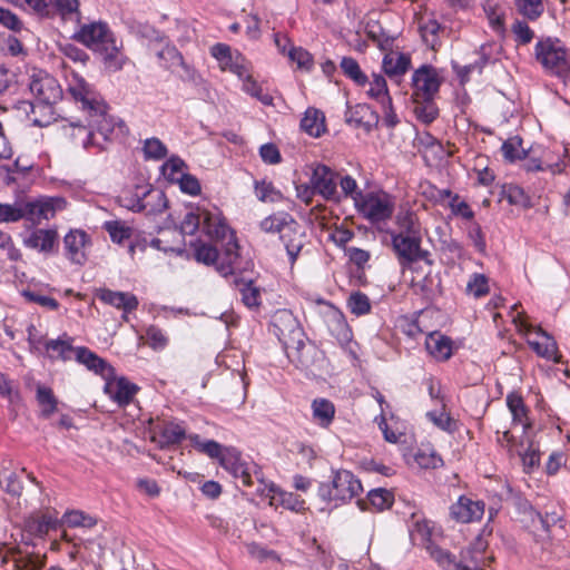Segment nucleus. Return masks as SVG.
I'll list each match as a JSON object with an SVG mask.
<instances>
[{"label": "nucleus", "mask_w": 570, "mask_h": 570, "mask_svg": "<svg viewBox=\"0 0 570 570\" xmlns=\"http://www.w3.org/2000/svg\"><path fill=\"white\" fill-rule=\"evenodd\" d=\"M68 91L88 111L94 138L99 135L102 141H107L114 131V120L107 115V105L100 95L77 72H71L68 78Z\"/></svg>", "instance_id": "obj_1"}, {"label": "nucleus", "mask_w": 570, "mask_h": 570, "mask_svg": "<svg viewBox=\"0 0 570 570\" xmlns=\"http://www.w3.org/2000/svg\"><path fill=\"white\" fill-rule=\"evenodd\" d=\"M273 326L278 338L283 342L288 360L296 367L307 370L315 361L316 347L303 341V331L295 317L287 311H279L274 315Z\"/></svg>", "instance_id": "obj_2"}, {"label": "nucleus", "mask_w": 570, "mask_h": 570, "mask_svg": "<svg viewBox=\"0 0 570 570\" xmlns=\"http://www.w3.org/2000/svg\"><path fill=\"white\" fill-rule=\"evenodd\" d=\"M259 228L264 233L279 235L289 263L294 265L306 244L304 227L291 214L277 212L262 219Z\"/></svg>", "instance_id": "obj_3"}, {"label": "nucleus", "mask_w": 570, "mask_h": 570, "mask_svg": "<svg viewBox=\"0 0 570 570\" xmlns=\"http://www.w3.org/2000/svg\"><path fill=\"white\" fill-rule=\"evenodd\" d=\"M200 225L203 232L212 239L224 240L230 233L225 217L217 207L212 209L198 207L196 212L187 213L181 222L180 229L186 235H194Z\"/></svg>", "instance_id": "obj_4"}, {"label": "nucleus", "mask_w": 570, "mask_h": 570, "mask_svg": "<svg viewBox=\"0 0 570 570\" xmlns=\"http://www.w3.org/2000/svg\"><path fill=\"white\" fill-rule=\"evenodd\" d=\"M228 242L222 252L209 244L200 243L195 248V258L197 262L206 265H214L216 271L224 277L234 275L238 268V244L233 232L227 235Z\"/></svg>", "instance_id": "obj_5"}, {"label": "nucleus", "mask_w": 570, "mask_h": 570, "mask_svg": "<svg viewBox=\"0 0 570 570\" xmlns=\"http://www.w3.org/2000/svg\"><path fill=\"white\" fill-rule=\"evenodd\" d=\"M362 491L361 481L347 470L337 471L332 482L318 487L320 498L325 502H335V505L352 500Z\"/></svg>", "instance_id": "obj_6"}, {"label": "nucleus", "mask_w": 570, "mask_h": 570, "mask_svg": "<svg viewBox=\"0 0 570 570\" xmlns=\"http://www.w3.org/2000/svg\"><path fill=\"white\" fill-rule=\"evenodd\" d=\"M75 39L90 49L102 52L107 60L115 59L119 51L116 39L105 22L83 24L75 35Z\"/></svg>", "instance_id": "obj_7"}, {"label": "nucleus", "mask_w": 570, "mask_h": 570, "mask_svg": "<svg viewBox=\"0 0 570 570\" xmlns=\"http://www.w3.org/2000/svg\"><path fill=\"white\" fill-rule=\"evenodd\" d=\"M357 213L373 224L386 222L395 209L394 197L385 191H368L356 197Z\"/></svg>", "instance_id": "obj_8"}, {"label": "nucleus", "mask_w": 570, "mask_h": 570, "mask_svg": "<svg viewBox=\"0 0 570 570\" xmlns=\"http://www.w3.org/2000/svg\"><path fill=\"white\" fill-rule=\"evenodd\" d=\"M483 549L484 544L479 540L475 547L462 551L458 561L454 556L440 547L432 546L429 548L432 559L444 570H483Z\"/></svg>", "instance_id": "obj_9"}, {"label": "nucleus", "mask_w": 570, "mask_h": 570, "mask_svg": "<svg viewBox=\"0 0 570 570\" xmlns=\"http://www.w3.org/2000/svg\"><path fill=\"white\" fill-rule=\"evenodd\" d=\"M535 57L552 75L561 77L570 73V52L558 40H540L535 45Z\"/></svg>", "instance_id": "obj_10"}, {"label": "nucleus", "mask_w": 570, "mask_h": 570, "mask_svg": "<svg viewBox=\"0 0 570 570\" xmlns=\"http://www.w3.org/2000/svg\"><path fill=\"white\" fill-rule=\"evenodd\" d=\"M392 247L402 267L426 261L428 252L421 248V236L391 233Z\"/></svg>", "instance_id": "obj_11"}, {"label": "nucleus", "mask_w": 570, "mask_h": 570, "mask_svg": "<svg viewBox=\"0 0 570 570\" xmlns=\"http://www.w3.org/2000/svg\"><path fill=\"white\" fill-rule=\"evenodd\" d=\"M441 85L435 68L424 65L412 76L413 96L415 102L433 100Z\"/></svg>", "instance_id": "obj_12"}, {"label": "nucleus", "mask_w": 570, "mask_h": 570, "mask_svg": "<svg viewBox=\"0 0 570 570\" xmlns=\"http://www.w3.org/2000/svg\"><path fill=\"white\" fill-rule=\"evenodd\" d=\"M337 174L328 166L318 164L314 167L309 183L316 194L326 200L340 202L341 196L337 191Z\"/></svg>", "instance_id": "obj_13"}, {"label": "nucleus", "mask_w": 570, "mask_h": 570, "mask_svg": "<svg viewBox=\"0 0 570 570\" xmlns=\"http://www.w3.org/2000/svg\"><path fill=\"white\" fill-rule=\"evenodd\" d=\"M484 502L468 495H461L450 507V515L460 523H471L480 521L484 514Z\"/></svg>", "instance_id": "obj_14"}, {"label": "nucleus", "mask_w": 570, "mask_h": 570, "mask_svg": "<svg viewBox=\"0 0 570 570\" xmlns=\"http://www.w3.org/2000/svg\"><path fill=\"white\" fill-rule=\"evenodd\" d=\"M29 89L42 104H55L61 97V89L55 78L49 75L33 76Z\"/></svg>", "instance_id": "obj_15"}, {"label": "nucleus", "mask_w": 570, "mask_h": 570, "mask_svg": "<svg viewBox=\"0 0 570 570\" xmlns=\"http://www.w3.org/2000/svg\"><path fill=\"white\" fill-rule=\"evenodd\" d=\"M62 198H43L36 202L23 204L24 218L33 224H39L42 219H50L56 210L61 208Z\"/></svg>", "instance_id": "obj_16"}, {"label": "nucleus", "mask_w": 570, "mask_h": 570, "mask_svg": "<svg viewBox=\"0 0 570 570\" xmlns=\"http://www.w3.org/2000/svg\"><path fill=\"white\" fill-rule=\"evenodd\" d=\"M89 243L87 234L82 230H70L63 238V246L68 259L78 265H82L86 257V247Z\"/></svg>", "instance_id": "obj_17"}, {"label": "nucleus", "mask_w": 570, "mask_h": 570, "mask_svg": "<svg viewBox=\"0 0 570 570\" xmlns=\"http://www.w3.org/2000/svg\"><path fill=\"white\" fill-rule=\"evenodd\" d=\"M382 68L384 73L399 85L411 68V58L403 52L390 51L383 58Z\"/></svg>", "instance_id": "obj_18"}, {"label": "nucleus", "mask_w": 570, "mask_h": 570, "mask_svg": "<svg viewBox=\"0 0 570 570\" xmlns=\"http://www.w3.org/2000/svg\"><path fill=\"white\" fill-rule=\"evenodd\" d=\"M141 210L148 216H156L163 214L168 205L166 195L163 190L154 188L150 185H141L140 187Z\"/></svg>", "instance_id": "obj_19"}, {"label": "nucleus", "mask_w": 570, "mask_h": 570, "mask_svg": "<svg viewBox=\"0 0 570 570\" xmlns=\"http://www.w3.org/2000/svg\"><path fill=\"white\" fill-rule=\"evenodd\" d=\"M137 391L138 386L125 377L107 380L105 384V393L120 406L129 404Z\"/></svg>", "instance_id": "obj_20"}, {"label": "nucleus", "mask_w": 570, "mask_h": 570, "mask_svg": "<svg viewBox=\"0 0 570 570\" xmlns=\"http://www.w3.org/2000/svg\"><path fill=\"white\" fill-rule=\"evenodd\" d=\"M98 298L110 306H114L124 312V320L127 321V314L135 311L138 307V298L128 292H117L111 289H100Z\"/></svg>", "instance_id": "obj_21"}, {"label": "nucleus", "mask_w": 570, "mask_h": 570, "mask_svg": "<svg viewBox=\"0 0 570 570\" xmlns=\"http://www.w3.org/2000/svg\"><path fill=\"white\" fill-rule=\"evenodd\" d=\"M346 122L356 128H364L371 131L373 126L377 122V115L366 104H358L350 108L345 115Z\"/></svg>", "instance_id": "obj_22"}, {"label": "nucleus", "mask_w": 570, "mask_h": 570, "mask_svg": "<svg viewBox=\"0 0 570 570\" xmlns=\"http://www.w3.org/2000/svg\"><path fill=\"white\" fill-rule=\"evenodd\" d=\"M75 358L89 371L104 377H107L112 371L111 366L105 360L85 346L77 347Z\"/></svg>", "instance_id": "obj_23"}, {"label": "nucleus", "mask_w": 570, "mask_h": 570, "mask_svg": "<svg viewBox=\"0 0 570 570\" xmlns=\"http://www.w3.org/2000/svg\"><path fill=\"white\" fill-rule=\"evenodd\" d=\"M419 32L426 46L435 49L440 45V36L444 27L432 16H422L417 21Z\"/></svg>", "instance_id": "obj_24"}, {"label": "nucleus", "mask_w": 570, "mask_h": 570, "mask_svg": "<svg viewBox=\"0 0 570 570\" xmlns=\"http://www.w3.org/2000/svg\"><path fill=\"white\" fill-rule=\"evenodd\" d=\"M428 352L439 361H446L452 355V341L439 332L430 333L425 340Z\"/></svg>", "instance_id": "obj_25"}, {"label": "nucleus", "mask_w": 570, "mask_h": 570, "mask_svg": "<svg viewBox=\"0 0 570 570\" xmlns=\"http://www.w3.org/2000/svg\"><path fill=\"white\" fill-rule=\"evenodd\" d=\"M45 348L50 358L68 361L75 357L77 347L72 346V340L66 334L57 340L45 342Z\"/></svg>", "instance_id": "obj_26"}, {"label": "nucleus", "mask_w": 570, "mask_h": 570, "mask_svg": "<svg viewBox=\"0 0 570 570\" xmlns=\"http://www.w3.org/2000/svg\"><path fill=\"white\" fill-rule=\"evenodd\" d=\"M57 242V232L52 229H37L32 232L26 239L24 245L32 249L43 253H50Z\"/></svg>", "instance_id": "obj_27"}, {"label": "nucleus", "mask_w": 570, "mask_h": 570, "mask_svg": "<svg viewBox=\"0 0 570 570\" xmlns=\"http://www.w3.org/2000/svg\"><path fill=\"white\" fill-rule=\"evenodd\" d=\"M69 137L76 146H81L83 149L91 147L104 149L102 142L98 138H94V130L89 126L71 124L69 126Z\"/></svg>", "instance_id": "obj_28"}, {"label": "nucleus", "mask_w": 570, "mask_h": 570, "mask_svg": "<svg viewBox=\"0 0 570 570\" xmlns=\"http://www.w3.org/2000/svg\"><path fill=\"white\" fill-rule=\"evenodd\" d=\"M301 128L312 137H321L325 131V116L315 108H308L301 120Z\"/></svg>", "instance_id": "obj_29"}, {"label": "nucleus", "mask_w": 570, "mask_h": 570, "mask_svg": "<svg viewBox=\"0 0 570 570\" xmlns=\"http://www.w3.org/2000/svg\"><path fill=\"white\" fill-rule=\"evenodd\" d=\"M539 340H529L531 348L541 357L557 361L558 347L554 340L541 328L538 330Z\"/></svg>", "instance_id": "obj_30"}, {"label": "nucleus", "mask_w": 570, "mask_h": 570, "mask_svg": "<svg viewBox=\"0 0 570 570\" xmlns=\"http://www.w3.org/2000/svg\"><path fill=\"white\" fill-rule=\"evenodd\" d=\"M233 277L232 283L236 288L239 289L242 294V301L248 307H256L261 303V292L259 288L253 285V281H246L236 275H230Z\"/></svg>", "instance_id": "obj_31"}, {"label": "nucleus", "mask_w": 570, "mask_h": 570, "mask_svg": "<svg viewBox=\"0 0 570 570\" xmlns=\"http://www.w3.org/2000/svg\"><path fill=\"white\" fill-rule=\"evenodd\" d=\"M313 410V419L314 421L323 428L328 426L335 414L334 404L326 399H317L312 403Z\"/></svg>", "instance_id": "obj_32"}, {"label": "nucleus", "mask_w": 570, "mask_h": 570, "mask_svg": "<svg viewBox=\"0 0 570 570\" xmlns=\"http://www.w3.org/2000/svg\"><path fill=\"white\" fill-rule=\"evenodd\" d=\"M186 436L185 428L176 422H167L160 428L159 444L167 446L181 442Z\"/></svg>", "instance_id": "obj_33"}, {"label": "nucleus", "mask_w": 570, "mask_h": 570, "mask_svg": "<svg viewBox=\"0 0 570 570\" xmlns=\"http://www.w3.org/2000/svg\"><path fill=\"white\" fill-rule=\"evenodd\" d=\"M426 417L442 431L452 433L456 430V421L445 411L442 400H440V409L426 412Z\"/></svg>", "instance_id": "obj_34"}, {"label": "nucleus", "mask_w": 570, "mask_h": 570, "mask_svg": "<svg viewBox=\"0 0 570 570\" xmlns=\"http://www.w3.org/2000/svg\"><path fill=\"white\" fill-rule=\"evenodd\" d=\"M328 327L333 336L341 344H347L352 340V331L345 321L343 314L335 312L328 321Z\"/></svg>", "instance_id": "obj_35"}, {"label": "nucleus", "mask_w": 570, "mask_h": 570, "mask_svg": "<svg viewBox=\"0 0 570 570\" xmlns=\"http://www.w3.org/2000/svg\"><path fill=\"white\" fill-rule=\"evenodd\" d=\"M507 405L512 414V421L517 424H521L523 430H525L529 426L527 421L528 410L522 397L519 394L510 393L507 396Z\"/></svg>", "instance_id": "obj_36"}, {"label": "nucleus", "mask_w": 570, "mask_h": 570, "mask_svg": "<svg viewBox=\"0 0 570 570\" xmlns=\"http://www.w3.org/2000/svg\"><path fill=\"white\" fill-rule=\"evenodd\" d=\"M367 82L370 85L367 96L371 99L376 100L380 105L386 104L390 99H392L389 92L386 80L382 75L373 73L372 80Z\"/></svg>", "instance_id": "obj_37"}, {"label": "nucleus", "mask_w": 570, "mask_h": 570, "mask_svg": "<svg viewBox=\"0 0 570 570\" xmlns=\"http://www.w3.org/2000/svg\"><path fill=\"white\" fill-rule=\"evenodd\" d=\"M271 505H282L285 509L299 512L305 509V501L297 494L277 490L276 495L272 498Z\"/></svg>", "instance_id": "obj_38"}, {"label": "nucleus", "mask_w": 570, "mask_h": 570, "mask_svg": "<svg viewBox=\"0 0 570 570\" xmlns=\"http://www.w3.org/2000/svg\"><path fill=\"white\" fill-rule=\"evenodd\" d=\"M396 225L399 230L395 234L410 236H421L416 215L413 212L404 210L396 215Z\"/></svg>", "instance_id": "obj_39"}, {"label": "nucleus", "mask_w": 570, "mask_h": 570, "mask_svg": "<svg viewBox=\"0 0 570 570\" xmlns=\"http://www.w3.org/2000/svg\"><path fill=\"white\" fill-rule=\"evenodd\" d=\"M341 69L346 77L352 79L358 86H365L368 81L367 76L361 70L358 62L352 57H344L341 60Z\"/></svg>", "instance_id": "obj_40"}, {"label": "nucleus", "mask_w": 570, "mask_h": 570, "mask_svg": "<svg viewBox=\"0 0 570 570\" xmlns=\"http://www.w3.org/2000/svg\"><path fill=\"white\" fill-rule=\"evenodd\" d=\"M212 56L218 61L222 71H229L235 62V52L229 46L216 43L210 48Z\"/></svg>", "instance_id": "obj_41"}, {"label": "nucleus", "mask_w": 570, "mask_h": 570, "mask_svg": "<svg viewBox=\"0 0 570 570\" xmlns=\"http://www.w3.org/2000/svg\"><path fill=\"white\" fill-rule=\"evenodd\" d=\"M194 446L202 453L208 455L212 459H218L220 461L225 453V449L218 442L214 440L202 441L198 435L189 436Z\"/></svg>", "instance_id": "obj_42"}, {"label": "nucleus", "mask_w": 570, "mask_h": 570, "mask_svg": "<svg viewBox=\"0 0 570 570\" xmlns=\"http://www.w3.org/2000/svg\"><path fill=\"white\" fill-rule=\"evenodd\" d=\"M514 455L521 458L523 469L525 472H530L540 463V453L531 443L525 448L523 442H521L520 448L515 449Z\"/></svg>", "instance_id": "obj_43"}, {"label": "nucleus", "mask_w": 570, "mask_h": 570, "mask_svg": "<svg viewBox=\"0 0 570 570\" xmlns=\"http://www.w3.org/2000/svg\"><path fill=\"white\" fill-rule=\"evenodd\" d=\"M515 7L523 17L535 20L544 11L542 0H515Z\"/></svg>", "instance_id": "obj_44"}, {"label": "nucleus", "mask_w": 570, "mask_h": 570, "mask_svg": "<svg viewBox=\"0 0 570 570\" xmlns=\"http://www.w3.org/2000/svg\"><path fill=\"white\" fill-rule=\"evenodd\" d=\"M242 81V88L246 94L256 98L265 106H271L273 104V97L269 94L263 91L262 87L257 83L255 79H253L252 75H249Z\"/></svg>", "instance_id": "obj_45"}, {"label": "nucleus", "mask_w": 570, "mask_h": 570, "mask_svg": "<svg viewBox=\"0 0 570 570\" xmlns=\"http://www.w3.org/2000/svg\"><path fill=\"white\" fill-rule=\"evenodd\" d=\"M255 194L261 202L276 203L283 198L282 193L271 181L266 180L255 183Z\"/></svg>", "instance_id": "obj_46"}, {"label": "nucleus", "mask_w": 570, "mask_h": 570, "mask_svg": "<svg viewBox=\"0 0 570 570\" xmlns=\"http://www.w3.org/2000/svg\"><path fill=\"white\" fill-rule=\"evenodd\" d=\"M287 58L302 70L309 71L313 67V56L302 47H291Z\"/></svg>", "instance_id": "obj_47"}, {"label": "nucleus", "mask_w": 570, "mask_h": 570, "mask_svg": "<svg viewBox=\"0 0 570 570\" xmlns=\"http://www.w3.org/2000/svg\"><path fill=\"white\" fill-rule=\"evenodd\" d=\"M186 164L185 161L179 157H170L164 165H163V174L164 176L173 183H176L180 176L186 175L185 173Z\"/></svg>", "instance_id": "obj_48"}, {"label": "nucleus", "mask_w": 570, "mask_h": 570, "mask_svg": "<svg viewBox=\"0 0 570 570\" xmlns=\"http://www.w3.org/2000/svg\"><path fill=\"white\" fill-rule=\"evenodd\" d=\"M37 400L42 407L41 414L45 417L50 416L57 410V400L50 389L39 386L37 390Z\"/></svg>", "instance_id": "obj_49"}, {"label": "nucleus", "mask_w": 570, "mask_h": 570, "mask_svg": "<svg viewBox=\"0 0 570 570\" xmlns=\"http://www.w3.org/2000/svg\"><path fill=\"white\" fill-rule=\"evenodd\" d=\"M466 292L475 298L485 296L489 293L488 277L483 274H473L466 284Z\"/></svg>", "instance_id": "obj_50"}, {"label": "nucleus", "mask_w": 570, "mask_h": 570, "mask_svg": "<svg viewBox=\"0 0 570 570\" xmlns=\"http://www.w3.org/2000/svg\"><path fill=\"white\" fill-rule=\"evenodd\" d=\"M24 218L23 204L0 203V223H16Z\"/></svg>", "instance_id": "obj_51"}, {"label": "nucleus", "mask_w": 570, "mask_h": 570, "mask_svg": "<svg viewBox=\"0 0 570 570\" xmlns=\"http://www.w3.org/2000/svg\"><path fill=\"white\" fill-rule=\"evenodd\" d=\"M105 229L109 233L112 242L118 244L130 238L132 232L130 227L118 220L106 222Z\"/></svg>", "instance_id": "obj_52"}, {"label": "nucleus", "mask_w": 570, "mask_h": 570, "mask_svg": "<svg viewBox=\"0 0 570 570\" xmlns=\"http://www.w3.org/2000/svg\"><path fill=\"white\" fill-rule=\"evenodd\" d=\"M145 338L148 346L156 351L164 350L168 344L166 334L155 325L147 327Z\"/></svg>", "instance_id": "obj_53"}, {"label": "nucleus", "mask_w": 570, "mask_h": 570, "mask_svg": "<svg viewBox=\"0 0 570 570\" xmlns=\"http://www.w3.org/2000/svg\"><path fill=\"white\" fill-rule=\"evenodd\" d=\"M347 305L351 312L357 316L365 315L371 311V303L368 297L361 292L351 294L347 301Z\"/></svg>", "instance_id": "obj_54"}, {"label": "nucleus", "mask_w": 570, "mask_h": 570, "mask_svg": "<svg viewBox=\"0 0 570 570\" xmlns=\"http://www.w3.org/2000/svg\"><path fill=\"white\" fill-rule=\"evenodd\" d=\"M140 187L141 185H137L134 190H126L124 191L118 198L119 204L132 212H140V203L142 195L140 194Z\"/></svg>", "instance_id": "obj_55"}, {"label": "nucleus", "mask_w": 570, "mask_h": 570, "mask_svg": "<svg viewBox=\"0 0 570 570\" xmlns=\"http://www.w3.org/2000/svg\"><path fill=\"white\" fill-rule=\"evenodd\" d=\"M142 150L147 159L159 160L167 155L166 146L158 138L146 139Z\"/></svg>", "instance_id": "obj_56"}, {"label": "nucleus", "mask_w": 570, "mask_h": 570, "mask_svg": "<svg viewBox=\"0 0 570 570\" xmlns=\"http://www.w3.org/2000/svg\"><path fill=\"white\" fill-rule=\"evenodd\" d=\"M0 397L6 399L10 404L14 405L19 400L20 395L13 381L10 380L6 374L0 372Z\"/></svg>", "instance_id": "obj_57"}, {"label": "nucleus", "mask_w": 570, "mask_h": 570, "mask_svg": "<svg viewBox=\"0 0 570 570\" xmlns=\"http://www.w3.org/2000/svg\"><path fill=\"white\" fill-rule=\"evenodd\" d=\"M245 462L246 461L242 458L239 451L234 448H226L225 453L219 461L220 465L230 473L237 471L238 466L243 465Z\"/></svg>", "instance_id": "obj_58"}, {"label": "nucleus", "mask_w": 570, "mask_h": 570, "mask_svg": "<svg viewBox=\"0 0 570 570\" xmlns=\"http://www.w3.org/2000/svg\"><path fill=\"white\" fill-rule=\"evenodd\" d=\"M367 499H368V502L376 510H380V511L390 508L392 504V495L385 489L371 490L367 494Z\"/></svg>", "instance_id": "obj_59"}, {"label": "nucleus", "mask_w": 570, "mask_h": 570, "mask_svg": "<svg viewBox=\"0 0 570 570\" xmlns=\"http://www.w3.org/2000/svg\"><path fill=\"white\" fill-rule=\"evenodd\" d=\"M505 197L511 205L528 207L530 199L524 190L517 185H509L504 189Z\"/></svg>", "instance_id": "obj_60"}, {"label": "nucleus", "mask_w": 570, "mask_h": 570, "mask_svg": "<svg viewBox=\"0 0 570 570\" xmlns=\"http://www.w3.org/2000/svg\"><path fill=\"white\" fill-rule=\"evenodd\" d=\"M63 519H65V522L69 527L90 528L95 524V520L90 515L83 513L82 511H78V510H72V511L66 512L63 515Z\"/></svg>", "instance_id": "obj_61"}, {"label": "nucleus", "mask_w": 570, "mask_h": 570, "mask_svg": "<svg viewBox=\"0 0 570 570\" xmlns=\"http://www.w3.org/2000/svg\"><path fill=\"white\" fill-rule=\"evenodd\" d=\"M521 140L518 137L508 139L502 145V153L504 158L510 161L521 159L524 156V150L520 148Z\"/></svg>", "instance_id": "obj_62"}, {"label": "nucleus", "mask_w": 570, "mask_h": 570, "mask_svg": "<svg viewBox=\"0 0 570 570\" xmlns=\"http://www.w3.org/2000/svg\"><path fill=\"white\" fill-rule=\"evenodd\" d=\"M415 107L416 117L424 124L432 122L438 117V108L432 100L416 102Z\"/></svg>", "instance_id": "obj_63"}, {"label": "nucleus", "mask_w": 570, "mask_h": 570, "mask_svg": "<svg viewBox=\"0 0 570 570\" xmlns=\"http://www.w3.org/2000/svg\"><path fill=\"white\" fill-rule=\"evenodd\" d=\"M50 8H55L57 12L63 18L71 17L78 13V0H52Z\"/></svg>", "instance_id": "obj_64"}]
</instances>
